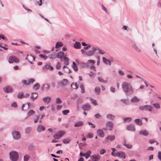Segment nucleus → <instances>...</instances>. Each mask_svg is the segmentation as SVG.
Here are the masks:
<instances>
[{
    "mask_svg": "<svg viewBox=\"0 0 161 161\" xmlns=\"http://www.w3.org/2000/svg\"><path fill=\"white\" fill-rule=\"evenodd\" d=\"M121 86L123 92L127 96L131 95L134 92V90L131 84L126 82H123L121 84Z\"/></svg>",
    "mask_w": 161,
    "mask_h": 161,
    "instance_id": "1",
    "label": "nucleus"
},
{
    "mask_svg": "<svg viewBox=\"0 0 161 161\" xmlns=\"http://www.w3.org/2000/svg\"><path fill=\"white\" fill-rule=\"evenodd\" d=\"M10 158L12 161H17L19 158L18 153L15 151L11 152L9 153Z\"/></svg>",
    "mask_w": 161,
    "mask_h": 161,
    "instance_id": "2",
    "label": "nucleus"
},
{
    "mask_svg": "<svg viewBox=\"0 0 161 161\" xmlns=\"http://www.w3.org/2000/svg\"><path fill=\"white\" fill-rule=\"evenodd\" d=\"M8 62L9 64H12L14 62L18 63L19 62V60L15 56H9L8 58Z\"/></svg>",
    "mask_w": 161,
    "mask_h": 161,
    "instance_id": "3",
    "label": "nucleus"
},
{
    "mask_svg": "<svg viewBox=\"0 0 161 161\" xmlns=\"http://www.w3.org/2000/svg\"><path fill=\"white\" fill-rule=\"evenodd\" d=\"M11 134L13 138L15 140H18L21 137V134L20 133L17 131L14 130L12 132Z\"/></svg>",
    "mask_w": 161,
    "mask_h": 161,
    "instance_id": "4",
    "label": "nucleus"
},
{
    "mask_svg": "<svg viewBox=\"0 0 161 161\" xmlns=\"http://www.w3.org/2000/svg\"><path fill=\"white\" fill-rule=\"evenodd\" d=\"M139 109L141 110L148 111L150 112L152 111V107L149 105H146L145 106H141L139 107Z\"/></svg>",
    "mask_w": 161,
    "mask_h": 161,
    "instance_id": "5",
    "label": "nucleus"
},
{
    "mask_svg": "<svg viewBox=\"0 0 161 161\" xmlns=\"http://www.w3.org/2000/svg\"><path fill=\"white\" fill-rule=\"evenodd\" d=\"M96 50V47H93L92 48V50L87 51L86 53V55L88 56H92L94 55Z\"/></svg>",
    "mask_w": 161,
    "mask_h": 161,
    "instance_id": "6",
    "label": "nucleus"
},
{
    "mask_svg": "<svg viewBox=\"0 0 161 161\" xmlns=\"http://www.w3.org/2000/svg\"><path fill=\"white\" fill-rule=\"evenodd\" d=\"M64 60L63 61H64V64H65V65H64L63 67V69H64L65 68H67L68 69L69 72L68 73H70V70L66 66V65H68L69 64V58L66 57V56H64Z\"/></svg>",
    "mask_w": 161,
    "mask_h": 161,
    "instance_id": "7",
    "label": "nucleus"
},
{
    "mask_svg": "<svg viewBox=\"0 0 161 161\" xmlns=\"http://www.w3.org/2000/svg\"><path fill=\"white\" fill-rule=\"evenodd\" d=\"M92 161H98L99 160L100 156L98 154H96L92 155L90 156Z\"/></svg>",
    "mask_w": 161,
    "mask_h": 161,
    "instance_id": "8",
    "label": "nucleus"
},
{
    "mask_svg": "<svg viewBox=\"0 0 161 161\" xmlns=\"http://www.w3.org/2000/svg\"><path fill=\"white\" fill-rule=\"evenodd\" d=\"M59 84L62 86H65L69 84V82L67 79H64L59 83Z\"/></svg>",
    "mask_w": 161,
    "mask_h": 161,
    "instance_id": "9",
    "label": "nucleus"
},
{
    "mask_svg": "<svg viewBox=\"0 0 161 161\" xmlns=\"http://www.w3.org/2000/svg\"><path fill=\"white\" fill-rule=\"evenodd\" d=\"M64 56H64V53L62 51H60L56 55V57L60 58L61 61H64Z\"/></svg>",
    "mask_w": 161,
    "mask_h": 161,
    "instance_id": "10",
    "label": "nucleus"
},
{
    "mask_svg": "<svg viewBox=\"0 0 161 161\" xmlns=\"http://www.w3.org/2000/svg\"><path fill=\"white\" fill-rule=\"evenodd\" d=\"M116 157H118L122 160H124L125 158V154L124 152L122 151L118 152H117Z\"/></svg>",
    "mask_w": 161,
    "mask_h": 161,
    "instance_id": "11",
    "label": "nucleus"
},
{
    "mask_svg": "<svg viewBox=\"0 0 161 161\" xmlns=\"http://www.w3.org/2000/svg\"><path fill=\"white\" fill-rule=\"evenodd\" d=\"M107 128L109 130H111L113 127V123L111 121H109L106 124Z\"/></svg>",
    "mask_w": 161,
    "mask_h": 161,
    "instance_id": "12",
    "label": "nucleus"
},
{
    "mask_svg": "<svg viewBox=\"0 0 161 161\" xmlns=\"http://www.w3.org/2000/svg\"><path fill=\"white\" fill-rule=\"evenodd\" d=\"M91 106L87 103L83 105L82 106V109L84 111L89 110L91 109Z\"/></svg>",
    "mask_w": 161,
    "mask_h": 161,
    "instance_id": "13",
    "label": "nucleus"
},
{
    "mask_svg": "<svg viewBox=\"0 0 161 161\" xmlns=\"http://www.w3.org/2000/svg\"><path fill=\"white\" fill-rule=\"evenodd\" d=\"M84 124V123L82 121H77L74 124V126L75 127H79L82 126Z\"/></svg>",
    "mask_w": 161,
    "mask_h": 161,
    "instance_id": "14",
    "label": "nucleus"
},
{
    "mask_svg": "<svg viewBox=\"0 0 161 161\" xmlns=\"http://www.w3.org/2000/svg\"><path fill=\"white\" fill-rule=\"evenodd\" d=\"M51 98L50 97H46L43 98L42 100L45 105L48 104L51 101Z\"/></svg>",
    "mask_w": 161,
    "mask_h": 161,
    "instance_id": "15",
    "label": "nucleus"
},
{
    "mask_svg": "<svg viewBox=\"0 0 161 161\" xmlns=\"http://www.w3.org/2000/svg\"><path fill=\"white\" fill-rule=\"evenodd\" d=\"M45 130L44 126L41 125H38L37 127L36 130L38 132H41Z\"/></svg>",
    "mask_w": 161,
    "mask_h": 161,
    "instance_id": "16",
    "label": "nucleus"
},
{
    "mask_svg": "<svg viewBox=\"0 0 161 161\" xmlns=\"http://www.w3.org/2000/svg\"><path fill=\"white\" fill-rule=\"evenodd\" d=\"M126 129L127 130L131 131H134L135 130V127L134 125H130L127 126Z\"/></svg>",
    "mask_w": 161,
    "mask_h": 161,
    "instance_id": "17",
    "label": "nucleus"
},
{
    "mask_svg": "<svg viewBox=\"0 0 161 161\" xmlns=\"http://www.w3.org/2000/svg\"><path fill=\"white\" fill-rule=\"evenodd\" d=\"M3 90L6 93L11 92L13 91L12 87L9 86H8L4 87Z\"/></svg>",
    "mask_w": 161,
    "mask_h": 161,
    "instance_id": "18",
    "label": "nucleus"
},
{
    "mask_svg": "<svg viewBox=\"0 0 161 161\" xmlns=\"http://www.w3.org/2000/svg\"><path fill=\"white\" fill-rule=\"evenodd\" d=\"M38 94L36 92H33L31 93V99L32 101H34L38 97Z\"/></svg>",
    "mask_w": 161,
    "mask_h": 161,
    "instance_id": "19",
    "label": "nucleus"
},
{
    "mask_svg": "<svg viewBox=\"0 0 161 161\" xmlns=\"http://www.w3.org/2000/svg\"><path fill=\"white\" fill-rule=\"evenodd\" d=\"M35 111L33 110H30L27 113V116L25 118V119H28L29 117L34 115L35 114Z\"/></svg>",
    "mask_w": 161,
    "mask_h": 161,
    "instance_id": "20",
    "label": "nucleus"
},
{
    "mask_svg": "<svg viewBox=\"0 0 161 161\" xmlns=\"http://www.w3.org/2000/svg\"><path fill=\"white\" fill-rule=\"evenodd\" d=\"M97 135L101 137H103L104 136V134L103 133V130L99 129L97 130Z\"/></svg>",
    "mask_w": 161,
    "mask_h": 161,
    "instance_id": "21",
    "label": "nucleus"
},
{
    "mask_svg": "<svg viewBox=\"0 0 161 161\" xmlns=\"http://www.w3.org/2000/svg\"><path fill=\"white\" fill-rule=\"evenodd\" d=\"M132 47L134 50L137 52H140L141 51L140 48L135 44H133L132 45Z\"/></svg>",
    "mask_w": 161,
    "mask_h": 161,
    "instance_id": "22",
    "label": "nucleus"
},
{
    "mask_svg": "<svg viewBox=\"0 0 161 161\" xmlns=\"http://www.w3.org/2000/svg\"><path fill=\"white\" fill-rule=\"evenodd\" d=\"M42 69L43 70L48 69L50 70H52L53 69V68L49 64H46L42 67Z\"/></svg>",
    "mask_w": 161,
    "mask_h": 161,
    "instance_id": "23",
    "label": "nucleus"
},
{
    "mask_svg": "<svg viewBox=\"0 0 161 161\" xmlns=\"http://www.w3.org/2000/svg\"><path fill=\"white\" fill-rule=\"evenodd\" d=\"M102 59L104 63L105 64H107V65H111V61L107 59L105 57H102Z\"/></svg>",
    "mask_w": 161,
    "mask_h": 161,
    "instance_id": "24",
    "label": "nucleus"
},
{
    "mask_svg": "<svg viewBox=\"0 0 161 161\" xmlns=\"http://www.w3.org/2000/svg\"><path fill=\"white\" fill-rule=\"evenodd\" d=\"M115 139V136L114 135L108 136L105 138V140L106 141L107 140H110V141H114Z\"/></svg>",
    "mask_w": 161,
    "mask_h": 161,
    "instance_id": "25",
    "label": "nucleus"
},
{
    "mask_svg": "<svg viewBox=\"0 0 161 161\" xmlns=\"http://www.w3.org/2000/svg\"><path fill=\"white\" fill-rule=\"evenodd\" d=\"M140 99L136 96L133 97L130 100V101L133 103H137L139 102Z\"/></svg>",
    "mask_w": 161,
    "mask_h": 161,
    "instance_id": "26",
    "label": "nucleus"
},
{
    "mask_svg": "<svg viewBox=\"0 0 161 161\" xmlns=\"http://www.w3.org/2000/svg\"><path fill=\"white\" fill-rule=\"evenodd\" d=\"M139 134L141 135L145 136H147L148 134L147 131L146 130H140L139 132Z\"/></svg>",
    "mask_w": 161,
    "mask_h": 161,
    "instance_id": "27",
    "label": "nucleus"
},
{
    "mask_svg": "<svg viewBox=\"0 0 161 161\" xmlns=\"http://www.w3.org/2000/svg\"><path fill=\"white\" fill-rule=\"evenodd\" d=\"M134 122L139 126H141L142 124V120L139 119H136L134 120Z\"/></svg>",
    "mask_w": 161,
    "mask_h": 161,
    "instance_id": "28",
    "label": "nucleus"
},
{
    "mask_svg": "<svg viewBox=\"0 0 161 161\" xmlns=\"http://www.w3.org/2000/svg\"><path fill=\"white\" fill-rule=\"evenodd\" d=\"M74 47L76 49H80L81 48V45L80 43L78 42H76L74 44Z\"/></svg>",
    "mask_w": 161,
    "mask_h": 161,
    "instance_id": "29",
    "label": "nucleus"
},
{
    "mask_svg": "<svg viewBox=\"0 0 161 161\" xmlns=\"http://www.w3.org/2000/svg\"><path fill=\"white\" fill-rule=\"evenodd\" d=\"M71 87L74 89H77L78 88L77 82L72 83L71 85Z\"/></svg>",
    "mask_w": 161,
    "mask_h": 161,
    "instance_id": "30",
    "label": "nucleus"
},
{
    "mask_svg": "<svg viewBox=\"0 0 161 161\" xmlns=\"http://www.w3.org/2000/svg\"><path fill=\"white\" fill-rule=\"evenodd\" d=\"M106 117L108 119L113 120L115 118V116L111 114H108L107 115Z\"/></svg>",
    "mask_w": 161,
    "mask_h": 161,
    "instance_id": "31",
    "label": "nucleus"
},
{
    "mask_svg": "<svg viewBox=\"0 0 161 161\" xmlns=\"http://www.w3.org/2000/svg\"><path fill=\"white\" fill-rule=\"evenodd\" d=\"M96 51L98 52L99 54L103 55L105 53L104 51L101 50L98 47H96Z\"/></svg>",
    "mask_w": 161,
    "mask_h": 161,
    "instance_id": "32",
    "label": "nucleus"
},
{
    "mask_svg": "<svg viewBox=\"0 0 161 161\" xmlns=\"http://www.w3.org/2000/svg\"><path fill=\"white\" fill-rule=\"evenodd\" d=\"M48 58L50 59H55L56 58V55L55 53H53L52 54H50L48 56Z\"/></svg>",
    "mask_w": 161,
    "mask_h": 161,
    "instance_id": "33",
    "label": "nucleus"
},
{
    "mask_svg": "<svg viewBox=\"0 0 161 161\" xmlns=\"http://www.w3.org/2000/svg\"><path fill=\"white\" fill-rule=\"evenodd\" d=\"M95 63V61L93 60H89L87 63V66H89L90 64H92V65H94Z\"/></svg>",
    "mask_w": 161,
    "mask_h": 161,
    "instance_id": "34",
    "label": "nucleus"
},
{
    "mask_svg": "<svg viewBox=\"0 0 161 161\" xmlns=\"http://www.w3.org/2000/svg\"><path fill=\"white\" fill-rule=\"evenodd\" d=\"M40 87L39 83H36L33 87V89L34 90H37Z\"/></svg>",
    "mask_w": 161,
    "mask_h": 161,
    "instance_id": "35",
    "label": "nucleus"
},
{
    "mask_svg": "<svg viewBox=\"0 0 161 161\" xmlns=\"http://www.w3.org/2000/svg\"><path fill=\"white\" fill-rule=\"evenodd\" d=\"M63 44L62 43V42H57L55 45V48H57L59 47H61L63 46Z\"/></svg>",
    "mask_w": 161,
    "mask_h": 161,
    "instance_id": "36",
    "label": "nucleus"
},
{
    "mask_svg": "<svg viewBox=\"0 0 161 161\" xmlns=\"http://www.w3.org/2000/svg\"><path fill=\"white\" fill-rule=\"evenodd\" d=\"M31 130V127H28L26 128L25 129V133L26 134L30 133Z\"/></svg>",
    "mask_w": 161,
    "mask_h": 161,
    "instance_id": "37",
    "label": "nucleus"
},
{
    "mask_svg": "<svg viewBox=\"0 0 161 161\" xmlns=\"http://www.w3.org/2000/svg\"><path fill=\"white\" fill-rule=\"evenodd\" d=\"M60 138L65 134V132L64 131H60L57 133Z\"/></svg>",
    "mask_w": 161,
    "mask_h": 161,
    "instance_id": "38",
    "label": "nucleus"
},
{
    "mask_svg": "<svg viewBox=\"0 0 161 161\" xmlns=\"http://www.w3.org/2000/svg\"><path fill=\"white\" fill-rule=\"evenodd\" d=\"M72 68L74 69V70L75 71H77L78 70L77 67L74 62H73V64L72 65Z\"/></svg>",
    "mask_w": 161,
    "mask_h": 161,
    "instance_id": "39",
    "label": "nucleus"
},
{
    "mask_svg": "<svg viewBox=\"0 0 161 161\" xmlns=\"http://www.w3.org/2000/svg\"><path fill=\"white\" fill-rule=\"evenodd\" d=\"M43 86L44 87L45 89L47 91L50 89V85L48 84H46L43 85Z\"/></svg>",
    "mask_w": 161,
    "mask_h": 161,
    "instance_id": "40",
    "label": "nucleus"
},
{
    "mask_svg": "<svg viewBox=\"0 0 161 161\" xmlns=\"http://www.w3.org/2000/svg\"><path fill=\"white\" fill-rule=\"evenodd\" d=\"M153 105L156 108L159 109L160 108L159 104L158 103H153Z\"/></svg>",
    "mask_w": 161,
    "mask_h": 161,
    "instance_id": "41",
    "label": "nucleus"
},
{
    "mask_svg": "<svg viewBox=\"0 0 161 161\" xmlns=\"http://www.w3.org/2000/svg\"><path fill=\"white\" fill-rule=\"evenodd\" d=\"M123 120L125 122H129L131 120V118L130 117L124 118Z\"/></svg>",
    "mask_w": 161,
    "mask_h": 161,
    "instance_id": "42",
    "label": "nucleus"
},
{
    "mask_svg": "<svg viewBox=\"0 0 161 161\" xmlns=\"http://www.w3.org/2000/svg\"><path fill=\"white\" fill-rule=\"evenodd\" d=\"M90 100L92 103L93 104L95 105H97L96 100H95L92 98H90Z\"/></svg>",
    "mask_w": 161,
    "mask_h": 161,
    "instance_id": "43",
    "label": "nucleus"
},
{
    "mask_svg": "<svg viewBox=\"0 0 161 161\" xmlns=\"http://www.w3.org/2000/svg\"><path fill=\"white\" fill-rule=\"evenodd\" d=\"M100 89L99 87H96L95 88V92L97 94H99L100 93Z\"/></svg>",
    "mask_w": 161,
    "mask_h": 161,
    "instance_id": "44",
    "label": "nucleus"
},
{
    "mask_svg": "<svg viewBox=\"0 0 161 161\" xmlns=\"http://www.w3.org/2000/svg\"><path fill=\"white\" fill-rule=\"evenodd\" d=\"M62 103V101L59 97H57L56 99V103L57 104H60Z\"/></svg>",
    "mask_w": 161,
    "mask_h": 161,
    "instance_id": "45",
    "label": "nucleus"
},
{
    "mask_svg": "<svg viewBox=\"0 0 161 161\" xmlns=\"http://www.w3.org/2000/svg\"><path fill=\"white\" fill-rule=\"evenodd\" d=\"M80 88L81 89V92L82 93H84L85 92L84 86L83 84L80 85Z\"/></svg>",
    "mask_w": 161,
    "mask_h": 161,
    "instance_id": "46",
    "label": "nucleus"
},
{
    "mask_svg": "<svg viewBox=\"0 0 161 161\" xmlns=\"http://www.w3.org/2000/svg\"><path fill=\"white\" fill-rule=\"evenodd\" d=\"M30 158V156L26 154L24 157V161H28Z\"/></svg>",
    "mask_w": 161,
    "mask_h": 161,
    "instance_id": "47",
    "label": "nucleus"
},
{
    "mask_svg": "<svg viewBox=\"0 0 161 161\" xmlns=\"http://www.w3.org/2000/svg\"><path fill=\"white\" fill-rule=\"evenodd\" d=\"M97 79L99 81L103 82V83H107V81L104 80L102 78L100 77H98L97 78Z\"/></svg>",
    "mask_w": 161,
    "mask_h": 161,
    "instance_id": "48",
    "label": "nucleus"
},
{
    "mask_svg": "<svg viewBox=\"0 0 161 161\" xmlns=\"http://www.w3.org/2000/svg\"><path fill=\"white\" fill-rule=\"evenodd\" d=\"M35 81V80L33 78H31L28 79V81L29 83V85L30 84L33 83Z\"/></svg>",
    "mask_w": 161,
    "mask_h": 161,
    "instance_id": "49",
    "label": "nucleus"
},
{
    "mask_svg": "<svg viewBox=\"0 0 161 161\" xmlns=\"http://www.w3.org/2000/svg\"><path fill=\"white\" fill-rule=\"evenodd\" d=\"M63 142L65 144H67L69 143L70 140L68 139H64L63 140Z\"/></svg>",
    "mask_w": 161,
    "mask_h": 161,
    "instance_id": "50",
    "label": "nucleus"
},
{
    "mask_svg": "<svg viewBox=\"0 0 161 161\" xmlns=\"http://www.w3.org/2000/svg\"><path fill=\"white\" fill-rule=\"evenodd\" d=\"M56 67V69H59L61 68L60 63L59 62H58L57 63Z\"/></svg>",
    "mask_w": 161,
    "mask_h": 161,
    "instance_id": "51",
    "label": "nucleus"
},
{
    "mask_svg": "<svg viewBox=\"0 0 161 161\" xmlns=\"http://www.w3.org/2000/svg\"><path fill=\"white\" fill-rule=\"evenodd\" d=\"M118 73L119 75L122 76H124L125 75V73L121 70H119L118 71Z\"/></svg>",
    "mask_w": 161,
    "mask_h": 161,
    "instance_id": "52",
    "label": "nucleus"
},
{
    "mask_svg": "<svg viewBox=\"0 0 161 161\" xmlns=\"http://www.w3.org/2000/svg\"><path fill=\"white\" fill-rule=\"evenodd\" d=\"M69 112V110H63L62 111L63 114H64V115H67Z\"/></svg>",
    "mask_w": 161,
    "mask_h": 161,
    "instance_id": "53",
    "label": "nucleus"
},
{
    "mask_svg": "<svg viewBox=\"0 0 161 161\" xmlns=\"http://www.w3.org/2000/svg\"><path fill=\"white\" fill-rule=\"evenodd\" d=\"M40 115H38L37 116H36V118L34 119V122L35 123H36L38 122V119L40 118Z\"/></svg>",
    "mask_w": 161,
    "mask_h": 161,
    "instance_id": "54",
    "label": "nucleus"
},
{
    "mask_svg": "<svg viewBox=\"0 0 161 161\" xmlns=\"http://www.w3.org/2000/svg\"><path fill=\"white\" fill-rule=\"evenodd\" d=\"M53 137L55 139H58L60 138V137L59 136L58 134L57 133L56 134H55L53 136Z\"/></svg>",
    "mask_w": 161,
    "mask_h": 161,
    "instance_id": "55",
    "label": "nucleus"
},
{
    "mask_svg": "<svg viewBox=\"0 0 161 161\" xmlns=\"http://www.w3.org/2000/svg\"><path fill=\"white\" fill-rule=\"evenodd\" d=\"M39 56L41 58H43L44 60H46L48 58V57L47 56L44 55L42 54H40Z\"/></svg>",
    "mask_w": 161,
    "mask_h": 161,
    "instance_id": "56",
    "label": "nucleus"
},
{
    "mask_svg": "<svg viewBox=\"0 0 161 161\" xmlns=\"http://www.w3.org/2000/svg\"><path fill=\"white\" fill-rule=\"evenodd\" d=\"M23 95L22 93H21L20 92L19 93L17 97L19 98H21L23 97Z\"/></svg>",
    "mask_w": 161,
    "mask_h": 161,
    "instance_id": "57",
    "label": "nucleus"
},
{
    "mask_svg": "<svg viewBox=\"0 0 161 161\" xmlns=\"http://www.w3.org/2000/svg\"><path fill=\"white\" fill-rule=\"evenodd\" d=\"M124 146L128 148H131L132 147V145L129 144H124Z\"/></svg>",
    "mask_w": 161,
    "mask_h": 161,
    "instance_id": "58",
    "label": "nucleus"
},
{
    "mask_svg": "<svg viewBox=\"0 0 161 161\" xmlns=\"http://www.w3.org/2000/svg\"><path fill=\"white\" fill-rule=\"evenodd\" d=\"M80 65L83 67H88L87 65V63H80Z\"/></svg>",
    "mask_w": 161,
    "mask_h": 161,
    "instance_id": "59",
    "label": "nucleus"
},
{
    "mask_svg": "<svg viewBox=\"0 0 161 161\" xmlns=\"http://www.w3.org/2000/svg\"><path fill=\"white\" fill-rule=\"evenodd\" d=\"M106 150L104 149H102L100 151V154H103L106 153Z\"/></svg>",
    "mask_w": 161,
    "mask_h": 161,
    "instance_id": "60",
    "label": "nucleus"
},
{
    "mask_svg": "<svg viewBox=\"0 0 161 161\" xmlns=\"http://www.w3.org/2000/svg\"><path fill=\"white\" fill-rule=\"evenodd\" d=\"M121 101L125 104H128V102L125 99H121Z\"/></svg>",
    "mask_w": 161,
    "mask_h": 161,
    "instance_id": "61",
    "label": "nucleus"
},
{
    "mask_svg": "<svg viewBox=\"0 0 161 161\" xmlns=\"http://www.w3.org/2000/svg\"><path fill=\"white\" fill-rule=\"evenodd\" d=\"M83 102V100L80 98L78 99L77 100V104H80Z\"/></svg>",
    "mask_w": 161,
    "mask_h": 161,
    "instance_id": "62",
    "label": "nucleus"
},
{
    "mask_svg": "<svg viewBox=\"0 0 161 161\" xmlns=\"http://www.w3.org/2000/svg\"><path fill=\"white\" fill-rule=\"evenodd\" d=\"M93 134L92 133H88L87 134V137L89 138H92L93 137Z\"/></svg>",
    "mask_w": 161,
    "mask_h": 161,
    "instance_id": "63",
    "label": "nucleus"
},
{
    "mask_svg": "<svg viewBox=\"0 0 161 161\" xmlns=\"http://www.w3.org/2000/svg\"><path fill=\"white\" fill-rule=\"evenodd\" d=\"M22 82L23 84L26 85H29L28 81L25 80H23L22 81Z\"/></svg>",
    "mask_w": 161,
    "mask_h": 161,
    "instance_id": "64",
    "label": "nucleus"
}]
</instances>
